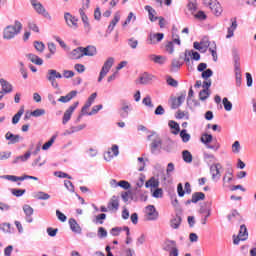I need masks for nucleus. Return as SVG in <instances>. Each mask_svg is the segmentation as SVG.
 <instances>
[{"instance_id": "nucleus-1", "label": "nucleus", "mask_w": 256, "mask_h": 256, "mask_svg": "<svg viewBox=\"0 0 256 256\" xmlns=\"http://www.w3.org/2000/svg\"><path fill=\"white\" fill-rule=\"evenodd\" d=\"M23 31V24L15 20L14 25H8L3 30V39L6 41H11V39H15L19 33Z\"/></svg>"}, {"instance_id": "nucleus-2", "label": "nucleus", "mask_w": 256, "mask_h": 256, "mask_svg": "<svg viewBox=\"0 0 256 256\" xmlns=\"http://www.w3.org/2000/svg\"><path fill=\"white\" fill-rule=\"evenodd\" d=\"M113 63H115L114 57H109L103 64L102 69L100 71L99 77H98V83H101L105 77H107V73L111 71V67H113Z\"/></svg>"}, {"instance_id": "nucleus-3", "label": "nucleus", "mask_w": 256, "mask_h": 256, "mask_svg": "<svg viewBox=\"0 0 256 256\" xmlns=\"http://www.w3.org/2000/svg\"><path fill=\"white\" fill-rule=\"evenodd\" d=\"M113 63H115L114 57H109L103 64L102 69L100 71L99 77H98V83H101L105 77H107V73L111 71V67H113Z\"/></svg>"}, {"instance_id": "nucleus-4", "label": "nucleus", "mask_w": 256, "mask_h": 256, "mask_svg": "<svg viewBox=\"0 0 256 256\" xmlns=\"http://www.w3.org/2000/svg\"><path fill=\"white\" fill-rule=\"evenodd\" d=\"M46 79L51 83V86L54 87V89H59V83H57L56 79H63V75L55 69H50L47 72Z\"/></svg>"}, {"instance_id": "nucleus-5", "label": "nucleus", "mask_w": 256, "mask_h": 256, "mask_svg": "<svg viewBox=\"0 0 256 256\" xmlns=\"http://www.w3.org/2000/svg\"><path fill=\"white\" fill-rule=\"evenodd\" d=\"M30 3L38 15H42V17H45V19L51 21V14L48 13L47 9H45V6H43L41 2H38L37 0H31Z\"/></svg>"}, {"instance_id": "nucleus-6", "label": "nucleus", "mask_w": 256, "mask_h": 256, "mask_svg": "<svg viewBox=\"0 0 256 256\" xmlns=\"http://www.w3.org/2000/svg\"><path fill=\"white\" fill-rule=\"evenodd\" d=\"M204 5L209 7V9L214 15H216V17H219V15L223 13V8L217 0H204Z\"/></svg>"}, {"instance_id": "nucleus-7", "label": "nucleus", "mask_w": 256, "mask_h": 256, "mask_svg": "<svg viewBox=\"0 0 256 256\" xmlns=\"http://www.w3.org/2000/svg\"><path fill=\"white\" fill-rule=\"evenodd\" d=\"M249 237V232L247 231V226H245V224H242L240 226V230L238 233V237H234L233 239V243L234 245H239L240 241H247Z\"/></svg>"}, {"instance_id": "nucleus-8", "label": "nucleus", "mask_w": 256, "mask_h": 256, "mask_svg": "<svg viewBox=\"0 0 256 256\" xmlns=\"http://www.w3.org/2000/svg\"><path fill=\"white\" fill-rule=\"evenodd\" d=\"M145 215L147 221H156L159 217V212H157V209H155V206L148 205L145 208Z\"/></svg>"}, {"instance_id": "nucleus-9", "label": "nucleus", "mask_w": 256, "mask_h": 256, "mask_svg": "<svg viewBox=\"0 0 256 256\" xmlns=\"http://www.w3.org/2000/svg\"><path fill=\"white\" fill-rule=\"evenodd\" d=\"M77 107H79V102H74V104H72L65 112L62 118V123L63 125H67V123H69V121H71V115H73V112L75 111V109H77Z\"/></svg>"}, {"instance_id": "nucleus-10", "label": "nucleus", "mask_w": 256, "mask_h": 256, "mask_svg": "<svg viewBox=\"0 0 256 256\" xmlns=\"http://www.w3.org/2000/svg\"><path fill=\"white\" fill-rule=\"evenodd\" d=\"M64 19H65V22L68 25V27H70V29H79V24H77L79 19H77L75 16L71 15V13L66 12L64 14Z\"/></svg>"}, {"instance_id": "nucleus-11", "label": "nucleus", "mask_w": 256, "mask_h": 256, "mask_svg": "<svg viewBox=\"0 0 256 256\" xmlns=\"http://www.w3.org/2000/svg\"><path fill=\"white\" fill-rule=\"evenodd\" d=\"M220 169H223V166H221L220 163L212 164L210 166V173L212 175V180L215 182L219 181L221 179V171Z\"/></svg>"}, {"instance_id": "nucleus-12", "label": "nucleus", "mask_w": 256, "mask_h": 256, "mask_svg": "<svg viewBox=\"0 0 256 256\" xmlns=\"http://www.w3.org/2000/svg\"><path fill=\"white\" fill-rule=\"evenodd\" d=\"M165 37V34L163 33H150L148 35V45H157V43H161Z\"/></svg>"}, {"instance_id": "nucleus-13", "label": "nucleus", "mask_w": 256, "mask_h": 256, "mask_svg": "<svg viewBox=\"0 0 256 256\" xmlns=\"http://www.w3.org/2000/svg\"><path fill=\"white\" fill-rule=\"evenodd\" d=\"M5 139L8 141V145H15L19 143L20 141H23V137L19 134H13L11 132H7L5 134Z\"/></svg>"}, {"instance_id": "nucleus-14", "label": "nucleus", "mask_w": 256, "mask_h": 256, "mask_svg": "<svg viewBox=\"0 0 256 256\" xmlns=\"http://www.w3.org/2000/svg\"><path fill=\"white\" fill-rule=\"evenodd\" d=\"M108 210L113 213L119 211V196L113 195L108 202Z\"/></svg>"}, {"instance_id": "nucleus-15", "label": "nucleus", "mask_w": 256, "mask_h": 256, "mask_svg": "<svg viewBox=\"0 0 256 256\" xmlns=\"http://www.w3.org/2000/svg\"><path fill=\"white\" fill-rule=\"evenodd\" d=\"M161 145H163V141L161 140V138H155L154 140H152V143L150 145L151 153L155 155V153L161 151Z\"/></svg>"}, {"instance_id": "nucleus-16", "label": "nucleus", "mask_w": 256, "mask_h": 256, "mask_svg": "<svg viewBox=\"0 0 256 256\" xmlns=\"http://www.w3.org/2000/svg\"><path fill=\"white\" fill-rule=\"evenodd\" d=\"M23 211L25 213V219L27 221V223H33V213H34V210H33V207H31L30 205L28 204H25L23 206Z\"/></svg>"}, {"instance_id": "nucleus-17", "label": "nucleus", "mask_w": 256, "mask_h": 256, "mask_svg": "<svg viewBox=\"0 0 256 256\" xmlns=\"http://www.w3.org/2000/svg\"><path fill=\"white\" fill-rule=\"evenodd\" d=\"M82 55H84V57H95V55H97V47L95 46H87V47H82Z\"/></svg>"}, {"instance_id": "nucleus-18", "label": "nucleus", "mask_w": 256, "mask_h": 256, "mask_svg": "<svg viewBox=\"0 0 256 256\" xmlns=\"http://www.w3.org/2000/svg\"><path fill=\"white\" fill-rule=\"evenodd\" d=\"M231 25L228 27L226 39H231L233 35H235V31L237 29V18H231Z\"/></svg>"}, {"instance_id": "nucleus-19", "label": "nucleus", "mask_w": 256, "mask_h": 256, "mask_svg": "<svg viewBox=\"0 0 256 256\" xmlns=\"http://www.w3.org/2000/svg\"><path fill=\"white\" fill-rule=\"evenodd\" d=\"M69 225L73 233H77L78 235H81V232H82L81 226H79V223H77V220H75V218L69 219Z\"/></svg>"}, {"instance_id": "nucleus-20", "label": "nucleus", "mask_w": 256, "mask_h": 256, "mask_svg": "<svg viewBox=\"0 0 256 256\" xmlns=\"http://www.w3.org/2000/svg\"><path fill=\"white\" fill-rule=\"evenodd\" d=\"M183 221V218H181L180 215L176 214L171 220H170V227L172 229H179L181 227V223Z\"/></svg>"}, {"instance_id": "nucleus-21", "label": "nucleus", "mask_w": 256, "mask_h": 256, "mask_svg": "<svg viewBox=\"0 0 256 256\" xmlns=\"http://www.w3.org/2000/svg\"><path fill=\"white\" fill-rule=\"evenodd\" d=\"M0 85H1L2 91H4L6 94L13 92V85H11L9 81L1 78Z\"/></svg>"}, {"instance_id": "nucleus-22", "label": "nucleus", "mask_w": 256, "mask_h": 256, "mask_svg": "<svg viewBox=\"0 0 256 256\" xmlns=\"http://www.w3.org/2000/svg\"><path fill=\"white\" fill-rule=\"evenodd\" d=\"M77 91L76 90H72L71 92H69L66 96H61L58 101L60 103H69V101H71V99H74V97H77Z\"/></svg>"}, {"instance_id": "nucleus-23", "label": "nucleus", "mask_w": 256, "mask_h": 256, "mask_svg": "<svg viewBox=\"0 0 256 256\" xmlns=\"http://www.w3.org/2000/svg\"><path fill=\"white\" fill-rule=\"evenodd\" d=\"M176 247H177V242L175 240L167 239L163 244V250L167 252L175 249Z\"/></svg>"}, {"instance_id": "nucleus-24", "label": "nucleus", "mask_w": 256, "mask_h": 256, "mask_svg": "<svg viewBox=\"0 0 256 256\" xmlns=\"http://www.w3.org/2000/svg\"><path fill=\"white\" fill-rule=\"evenodd\" d=\"M168 125H169L170 129H172V131H171L172 135H179V133L181 132V127L179 126V123H177L173 120H170L168 122Z\"/></svg>"}, {"instance_id": "nucleus-25", "label": "nucleus", "mask_w": 256, "mask_h": 256, "mask_svg": "<svg viewBox=\"0 0 256 256\" xmlns=\"http://www.w3.org/2000/svg\"><path fill=\"white\" fill-rule=\"evenodd\" d=\"M139 81L141 85H149V83L153 81V75L149 73H144L139 77Z\"/></svg>"}, {"instance_id": "nucleus-26", "label": "nucleus", "mask_w": 256, "mask_h": 256, "mask_svg": "<svg viewBox=\"0 0 256 256\" xmlns=\"http://www.w3.org/2000/svg\"><path fill=\"white\" fill-rule=\"evenodd\" d=\"M150 61H153L154 63H157L158 65H164V63L167 61V58L165 56H157L155 54H151L149 56Z\"/></svg>"}, {"instance_id": "nucleus-27", "label": "nucleus", "mask_w": 256, "mask_h": 256, "mask_svg": "<svg viewBox=\"0 0 256 256\" xmlns=\"http://www.w3.org/2000/svg\"><path fill=\"white\" fill-rule=\"evenodd\" d=\"M31 157V152H26L24 155L16 157L12 163L16 165L17 163H25V161L29 160Z\"/></svg>"}, {"instance_id": "nucleus-28", "label": "nucleus", "mask_w": 256, "mask_h": 256, "mask_svg": "<svg viewBox=\"0 0 256 256\" xmlns=\"http://www.w3.org/2000/svg\"><path fill=\"white\" fill-rule=\"evenodd\" d=\"M34 199H38L39 201H47L48 199H51V195L43 192V191H39L33 194Z\"/></svg>"}, {"instance_id": "nucleus-29", "label": "nucleus", "mask_w": 256, "mask_h": 256, "mask_svg": "<svg viewBox=\"0 0 256 256\" xmlns=\"http://www.w3.org/2000/svg\"><path fill=\"white\" fill-rule=\"evenodd\" d=\"M26 57L31 63H34V65H43V59L35 54H27Z\"/></svg>"}, {"instance_id": "nucleus-30", "label": "nucleus", "mask_w": 256, "mask_h": 256, "mask_svg": "<svg viewBox=\"0 0 256 256\" xmlns=\"http://www.w3.org/2000/svg\"><path fill=\"white\" fill-rule=\"evenodd\" d=\"M192 203H199V201H205V193L195 192L192 194Z\"/></svg>"}, {"instance_id": "nucleus-31", "label": "nucleus", "mask_w": 256, "mask_h": 256, "mask_svg": "<svg viewBox=\"0 0 256 256\" xmlns=\"http://www.w3.org/2000/svg\"><path fill=\"white\" fill-rule=\"evenodd\" d=\"M120 20H121V14H119V12H116L113 20L110 22L108 26V31H113L115 29V25H117V22Z\"/></svg>"}, {"instance_id": "nucleus-32", "label": "nucleus", "mask_w": 256, "mask_h": 256, "mask_svg": "<svg viewBox=\"0 0 256 256\" xmlns=\"http://www.w3.org/2000/svg\"><path fill=\"white\" fill-rule=\"evenodd\" d=\"M145 11L148 12L150 21L154 22V21H157V19H159V17H155V14L157 12L155 11V9H153V7L147 5L145 6Z\"/></svg>"}, {"instance_id": "nucleus-33", "label": "nucleus", "mask_w": 256, "mask_h": 256, "mask_svg": "<svg viewBox=\"0 0 256 256\" xmlns=\"http://www.w3.org/2000/svg\"><path fill=\"white\" fill-rule=\"evenodd\" d=\"M71 57H72V59H81V57H84L83 47H78V48L74 49L71 52Z\"/></svg>"}, {"instance_id": "nucleus-34", "label": "nucleus", "mask_w": 256, "mask_h": 256, "mask_svg": "<svg viewBox=\"0 0 256 256\" xmlns=\"http://www.w3.org/2000/svg\"><path fill=\"white\" fill-rule=\"evenodd\" d=\"M232 55L235 63L234 64L235 70L241 69V63L239 62L241 61V58L239 57V52H237V50H233Z\"/></svg>"}, {"instance_id": "nucleus-35", "label": "nucleus", "mask_w": 256, "mask_h": 256, "mask_svg": "<svg viewBox=\"0 0 256 256\" xmlns=\"http://www.w3.org/2000/svg\"><path fill=\"white\" fill-rule=\"evenodd\" d=\"M24 113H25V108L23 107L20 108V110L12 118L13 125H17V123H19Z\"/></svg>"}, {"instance_id": "nucleus-36", "label": "nucleus", "mask_w": 256, "mask_h": 256, "mask_svg": "<svg viewBox=\"0 0 256 256\" xmlns=\"http://www.w3.org/2000/svg\"><path fill=\"white\" fill-rule=\"evenodd\" d=\"M180 137L183 143H189L191 141V134L187 133L186 129L180 131Z\"/></svg>"}, {"instance_id": "nucleus-37", "label": "nucleus", "mask_w": 256, "mask_h": 256, "mask_svg": "<svg viewBox=\"0 0 256 256\" xmlns=\"http://www.w3.org/2000/svg\"><path fill=\"white\" fill-rule=\"evenodd\" d=\"M182 157L185 163H192L193 161V155L191 154V152H189V150H184L182 152Z\"/></svg>"}, {"instance_id": "nucleus-38", "label": "nucleus", "mask_w": 256, "mask_h": 256, "mask_svg": "<svg viewBox=\"0 0 256 256\" xmlns=\"http://www.w3.org/2000/svg\"><path fill=\"white\" fill-rule=\"evenodd\" d=\"M120 117H122V119H127V117H129V105L124 104L121 109H120Z\"/></svg>"}, {"instance_id": "nucleus-39", "label": "nucleus", "mask_w": 256, "mask_h": 256, "mask_svg": "<svg viewBox=\"0 0 256 256\" xmlns=\"http://www.w3.org/2000/svg\"><path fill=\"white\" fill-rule=\"evenodd\" d=\"M188 11L193 15L197 11V0H189L187 5Z\"/></svg>"}, {"instance_id": "nucleus-40", "label": "nucleus", "mask_w": 256, "mask_h": 256, "mask_svg": "<svg viewBox=\"0 0 256 256\" xmlns=\"http://www.w3.org/2000/svg\"><path fill=\"white\" fill-rule=\"evenodd\" d=\"M145 187L147 189H149V187H153L154 189H156V187H159V181L152 177L150 180L146 182Z\"/></svg>"}, {"instance_id": "nucleus-41", "label": "nucleus", "mask_w": 256, "mask_h": 256, "mask_svg": "<svg viewBox=\"0 0 256 256\" xmlns=\"http://www.w3.org/2000/svg\"><path fill=\"white\" fill-rule=\"evenodd\" d=\"M55 139H57V134L53 135L51 139L42 146L43 151L50 149L51 146L55 143Z\"/></svg>"}, {"instance_id": "nucleus-42", "label": "nucleus", "mask_w": 256, "mask_h": 256, "mask_svg": "<svg viewBox=\"0 0 256 256\" xmlns=\"http://www.w3.org/2000/svg\"><path fill=\"white\" fill-rule=\"evenodd\" d=\"M4 179H7V181H12L13 183H16L17 181H24L23 176H15V175H5Z\"/></svg>"}, {"instance_id": "nucleus-43", "label": "nucleus", "mask_w": 256, "mask_h": 256, "mask_svg": "<svg viewBox=\"0 0 256 256\" xmlns=\"http://www.w3.org/2000/svg\"><path fill=\"white\" fill-rule=\"evenodd\" d=\"M213 141V135L211 134H203L201 136V142L204 143V145H209Z\"/></svg>"}, {"instance_id": "nucleus-44", "label": "nucleus", "mask_w": 256, "mask_h": 256, "mask_svg": "<svg viewBox=\"0 0 256 256\" xmlns=\"http://www.w3.org/2000/svg\"><path fill=\"white\" fill-rule=\"evenodd\" d=\"M200 45H201L202 53H205V51H207V49H209V47L211 46V42H209L207 38H204L201 40Z\"/></svg>"}, {"instance_id": "nucleus-45", "label": "nucleus", "mask_w": 256, "mask_h": 256, "mask_svg": "<svg viewBox=\"0 0 256 256\" xmlns=\"http://www.w3.org/2000/svg\"><path fill=\"white\" fill-rule=\"evenodd\" d=\"M142 103L143 105H145V107H150V109H153L155 107L153 105V101L151 100V96L149 95L143 98Z\"/></svg>"}, {"instance_id": "nucleus-46", "label": "nucleus", "mask_w": 256, "mask_h": 256, "mask_svg": "<svg viewBox=\"0 0 256 256\" xmlns=\"http://www.w3.org/2000/svg\"><path fill=\"white\" fill-rule=\"evenodd\" d=\"M242 75H241V69L235 70V79H236V87H241L242 83Z\"/></svg>"}, {"instance_id": "nucleus-47", "label": "nucleus", "mask_w": 256, "mask_h": 256, "mask_svg": "<svg viewBox=\"0 0 256 256\" xmlns=\"http://www.w3.org/2000/svg\"><path fill=\"white\" fill-rule=\"evenodd\" d=\"M181 65H183V63H181L177 59H173L171 63L172 71H179V69L181 68Z\"/></svg>"}, {"instance_id": "nucleus-48", "label": "nucleus", "mask_w": 256, "mask_h": 256, "mask_svg": "<svg viewBox=\"0 0 256 256\" xmlns=\"http://www.w3.org/2000/svg\"><path fill=\"white\" fill-rule=\"evenodd\" d=\"M34 47L39 53H43V51H45V44L43 42L35 41Z\"/></svg>"}, {"instance_id": "nucleus-49", "label": "nucleus", "mask_w": 256, "mask_h": 256, "mask_svg": "<svg viewBox=\"0 0 256 256\" xmlns=\"http://www.w3.org/2000/svg\"><path fill=\"white\" fill-rule=\"evenodd\" d=\"M209 95H211L210 93H209V90H202V91H200V93H199V99H200V101H207V99H209Z\"/></svg>"}, {"instance_id": "nucleus-50", "label": "nucleus", "mask_w": 256, "mask_h": 256, "mask_svg": "<svg viewBox=\"0 0 256 256\" xmlns=\"http://www.w3.org/2000/svg\"><path fill=\"white\" fill-rule=\"evenodd\" d=\"M225 111H231L233 109V104L227 98L222 100Z\"/></svg>"}, {"instance_id": "nucleus-51", "label": "nucleus", "mask_w": 256, "mask_h": 256, "mask_svg": "<svg viewBox=\"0 0 256 256\" xmlns=\"http://www.w3.org/2000/svg\"><path fill=\"white\" fill-rule=\"evenodd\" d=\"M232 153H235V154L241 153V143L239 141H235L232 144Z\"/></svg>"}, {"instance_id": "nucleus-52", "label": "nucleus", "mask_w": 256, "mask_h": 256, "mask_svg": "<svg viewBox=\"0 0 256 256\" xmlns=\"http://www.w3.org/2000/svg\"><path fill=\"white\" fill-rule=\"evenodd\" d=\"M128 45L130 49H137V47L139 46V41L135 38H129Z\"/></svg>"}, {"instance_id": "nucleus-53", "label": "nucleus", "mask_w": 256, "mask_h": 256, "mask_svg": "<svg viewBox=\"0 0 256 256\" xmlns=\"http://www.w3.org/2000/svg\"><path fill=\"white\" fill-rule=\"evenodd\" d=\"M28 29H30V31H33L34 33H39V26H37V23L30 21L28 22Z\"/></svg>"}, {"instance_id": "nucleus-54", "label": "nucleus", "mask_w": 256, "mask_h": 256, "mask_svg": "<svg viewBox=\"0 0 256 256\" xmlns=\"http://www.w3.org/2000/svg\"><path fill=\"white\" fill-rule=\"evenodd\" d=\"M176 119H187L189 120V112L177 111Z\"/></svg>"}, {"instance_id": "nucleus-55", "label": "nucleus", "mask_w": 256, "mask_h": 256, "mask_svg": "<svg viewBox=\"0 0 256 256\" xmlns=\"http://www.w3.org/2000/svg\"><path fill=\"white\" fill-rule=\"evenodd\" d=\"M209 51L213 57V61H217V46L213 42L212 46L209 48Z\"/></svg>"}, {"instance_id": "nucleus-56", "label": "nucleus", "mask_w": 256, "mask_h": 256, "mask_svg": "<svg viewBox=\"0 0 256 256\" xmlns=\"http://www.w3.org/2000/svg\"><path fill=\"white\" fill-rule=\"evenodd\" d=\"M204 159L207 163H214V161H217L215 155L209 153H204Z\"/></svg>"}, {"instance_id": "nucleus-57", "label": "nucleus", "mask_w": 256, "mask_h": 256, "mask_svg": "<svg viewBox=\"0 0 256 256\" xmlns=\"http://www.w3.org/2000/svg\"><path fill=\"white\" fill-rule=\"evenodd\" d=\"M195 19H198V21H205V19H207V14H205L204 11H198L195 15H194Z\"/></svg>"}, {"instance_id": "nucleus-58", "label": "nucleus", "mask_w": 256, "mask_h": 256, "mask_svg": "<svg viewBox=\"0 0 256 256\" xmlns=\"http://www.w3.org/2000/svg\"><path fill=\"white\" fill-rule=\"evenodd\" d=\"M11 193L15 197H23L25 195V189H12Z\"/></svg>"}, {"instance_id": "nucleus-59", "label": "nucleus", "mask_w": 256, "mask_h": 256, "mask_svg": "<svg viewBox=\"0 0 256 256\" xmlns=\"http://www.w3.org/2000/svg\"><path fill=\"white\" fill-rule=\"evenodd\" d=\"M121 231H123V228L121 227H114L110 230V234L112 237H119Z\"/></svg>"}, {"instance_id": "nucleus-60", "label": "nucleus", "mask_w": 256, "mask_h": 256, "mask_svg": "<svg viewBox=\"0 0 256 256\" xmlns=\"http://www.w3.org/2000/svg\"><path fill=\"white\" fill-rule=\"evenodd\" d=\"M32 117H42V115H45V109H36L30 113Z\"/></svg>"}, {"instance_id": "nucleus-61", "label": "nucleus", "mask_w": 256, "mask_h": 256, "mask_svg": "<svg viewBox=\"0 0 256 256\" xmlns=\"http://www.w3.org/2000/svg\"><path fill=\"white\" fill-rule=\"evenodd\" d=\"M209 77H213V70L206 69L202 72V79L209 80Z\"/></svg>"}, {"instance_id": "nucleus-62", "label": "nucleus", "mask_w": 256, "mask_h": 256, "mask_svg": "<svg viewBox=\"0 0 256 256\" xmlns=\"http://www.w3.org/2000/svg\"><path fill=\"white\" fill-rule=\"evenodd\" d=\"M188 55L189 57H192V59L194 61H199L201 59V54H199V52H195V51H188Z\"/></svg>"}, {"instance_id": "nucleus-63", "label": "nucleus", "mask_w": 256, "mask_h": 256, "mask_svg": "<svg viewBox=\"0 0 256 256\" xmlns=\"http://www.w3.org/2000/svg\"><path fill=\"white\" fill-rule=\"evenodd\" d=\"M118 187H121L122 189H129L131 187V184L125 180H121L118 182Z\"/></svg>"}, {"instance_id": "nucleus-64", "label": "nucleus", "mask_w": 256, "mask_h": 256, "mask_svg": "<svg viewBox=\"0 0 256 256\" xmlns=\"http://www.w3.org/2000/svg\"><path fill=\"white\" fill-rule=\"evenodd\" d=\"M98 237L100 239H105V237H107V230H105V228H103V227H99L98 228Z\"/></svg>"}]
</instances>
